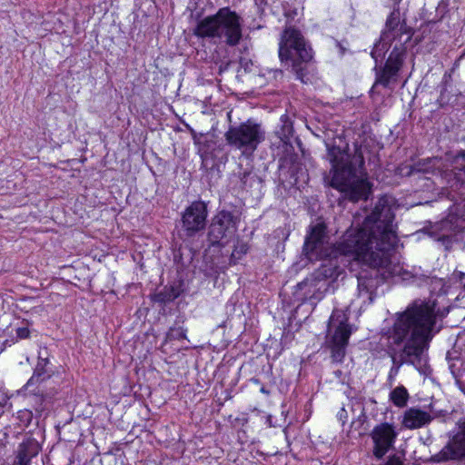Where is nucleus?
Returning <instances> with one entry per match:
<instances>
[{"label": "nucleus", "instance_id": "1", "mask_svg": "<svg viewBox=\"0 0 465 465\" xmlns=\"http://www.w3.org/2000/svg\"><path fill=\"white\" fill-rule=\"evenodd\" d=\"M392 203L391 197L380 198L362 225L348 229L342 240L332 247H329L326 242L325 226L317 223L306 236L304 254L309 260L331 259L338 254L351 256L359 262L384 270L383 275H400L402 267L394 262L392 255L398 241L393 224Z\"/></svg>", "mask_w": 465, "mask_h": 465}, {"label": "nucleus", "instance_id": "2", "mask_svg": "<svg viewBox=\"0 0 465 465\" xmlns=\"http://www.w3.org/2000/svg\"><path fill=\"white\" fill-rule=\"evenodd\" d=\"M435 302H415L405 312L399 313L388 331L392 367L389 377L393 379L404 363L420 369L426 364L425 351L433 336Z\"/></svg>", "mask_w": 465, "mask_h": 465}, {"label": "nucleus", "instance_id": "3", "mask_svg": "<svg viewBox=\"0 0 465 465\" xmlns=\"http://www.w3.org/2000/svg\"><path fill=\"white\" fill-rule=\"evenodd\" d=\"M326 145L333 173L331 186L351 202L366 200L371 193V183L364 169L362 154L358 152L349 154L348 145L341 138H338V142L335 140L333 144Z\"/></svg>", "mask_w": 465, "mask_h": 465}, {"label": "nucleus", "instance_id": "4", "mask_svg": "<svg viewBox=\"0 0 465 465\" xmlns=\"http://www.w3.org/2000/svg\"><path fill=\"white\" fill-rule=\"evenodd\" d=\"M411 38V33L400 22L399 15L392 13L387 20L385 30L381 33L380 40L374 44L371 53V57L377 63L392 47L385 65L376 73V79L371 92L379 85L389 87L391 83L397 81L398 73L402 66L406 55L405 45Z\"/></svg>", "mask_w": 465, "mask_h": 465}, {"label": "nucleus", "instance_id": "5", "mask_svg": "<svg viewBox=\"0 0 465 465\" xmlns=\"http://www.w3.org/2000/svg\"><path fill=\"white\" fill-rule=\"evenodd\" d=\"M196 36L213 38L229 46L237 45L242 36V19L228 7L201 20L193 30Z\"/></svg>", "mask_w": 465, "mask_h": 465}, {"label": "nucleus", "instance_id": "6", "mask_svg": "<svg viewBox=\"0 0 465 465\" xmlns=\"http://www.w3.org/2000/svg\"><path fill=\"white\" fill-rule=\"evenodd\" d=\"M279 57L282 62H291L292 71L298 80L302 83L309 81L313 50L299 30L288 27L283 31L279 44Z\"/></svg>", "mask_w": 465, "mask_h": 465}, {"label": "nucleus", "instance_id": "7", "mask_svg": "<svg viewBox=\"0 0 465 465\" xmlns=\"http://www.w3.org/2000/svg\"><path fill=\"white\" fill-rule=\"evenodd\" d=\"M279 57L282 62H291L292 71L298 80L302 83L309 81L313 50L299 30L288 27L283 31L279 44Z\"/></svg>", "mask_w": 465, "mask_h": 465}, {"label": "nucleus", "instance_id": "8", "mask_svg": "<svg viewBox=\"0 0 465 465\" xmlns=\"http://www.w3.org/2000/svg\"><path fill=\"white\" fill-rule=\"evenodd\" d=\"M227 143L242 154H251L264 141L265 132L260 124L249 119L238 125L231 126L225 133Z\"/></svg>", "mask_w": 465, "mask_h": 465}, {"label": "nucleus", "instance_id": "9", "mask_svg": "<svg viewBox=\"0 0 465 465\" xmlns=\"http://www.w3.org/2000/svg\"><path fill=\"white\" fill-rule=\"evenodd\" d=\"M351 334V329L346 313L341 310H334L329 320L326 341L333 362H341L344 359Z\"/></svg>", "mask_w": 465, "mask_h": 465}, {"label": "nucleus", "instance_id": "10", "mask_svg": "<svg viewBox=\"0 0 465 465\" xmlns=\"http://www.w3.org/2000/svg\"><path fill=\"white\" fill-rule=\"evenodd\" d=\"M399 435L396 427L389 422L376 425L371 431L372 454L377 460H381L393 447Z\"/></svg>", "mask_w": 465, "mask_h": 465}, {"label": "nucleus", "instance_id": "11", "mask_svg": "<svg viewBox=\"0 0 465 465\" xmlns=\"http://www.w3.org/2000/svg\"><path fill=\"white\" fill-rule=\"evenodd\" d=\"M207 208L203 202H193L182 216V225L187 236L192 237L206 226Z\"/></svg>", "mask_w": 465, "mask_h": 465}, {"label": "nucleus", "instance_id": "12", "mask_svg": "<svg viewBox=\"0 0 465 465\" xmlns=\"http://www.w3.org/2000/svg\"><path fill=\"white\" fill-rule=\"evenodd\" d=\"M465 457V425L452 439V440L443 448L434 460L438 462L449 460L460 459Z\"/></svg>", "mask_w": 465, "mask_h": 465}, {"label": "nucleus", "instance_id": "13", "mask_svg": "<svg viewBox=\"0 0 465 465\" xmlns=\"http://www.w3.org/2000/svg\"><path fill=\"white\" fill-rule=\"evenodd\" d=\"M431 414L424 410L418 408L408 409L403 415V427L415 430L429 424L432 420Z\"/></svg>", "mask_w": 465, "mask_h": 465}, {"label": "nucleus", "instance_id": "14", "mask_svg": "<svg viewBox=\"0 0 465 465\" xmlns=\"http://www.w3.org/2000/svg\"><path fill=\"white\" fill-rule=\"evenodd\" d=\"M441 160L439 158H428L419 161L413 166L412 170L409 173L410 174L416 173H433L442 175L441 170Z\"/></svg>", "mask_w": 465, "mask_h": 465}, {"label": "nucleus", "instance_id": "15", "mask_svg": "<svg viewBox=\"0 0 465 465\" xmlns=\"http://www.w3.org/2000/svg\"><path fill=\"white\" fill-rule=\"evenodd\" d=\"M40 450V446L35 439H27L24 440L18 447L17 457L25 458V460L30 461L33 457H35Z\"/></svg>", "mask_w": 465, "mask_h": 465}, {"label": "nucleus", "instance_id": "16", "mask_svg": "<svg viewBox=\"0 0 465 465\" xmlns=\"http://www.w3.org/2000/svg\"><path fill=\"white\" fill-rule=\"evenodd\" d=\"M390 400L395 406L400 408L404 407L409 400V392L404 386L400 385L391 391Z\"/></svg>", "mask_w": 465, "mask_h": 465}, {"label": "nucleus", "instance_id": "17", "mask_svg": "<svg viewBox=\"0 0 465 465\" xmlns=\"http://www.w3.org/2000/svg\"><path fill=\"white\" fill-rule=\"evenodd\" d=\"M359 295L361 296L363 293L367 294L371 299L372 290L376 285L375 280L371 277L368 278L366 275L360 274L357 277Z\"/></svg>", "mask_w": 465, "mask_h": 465}, {"label": "nucleus", "instance_id": "18", "mask_svg": "<svg viewBox=\"0 0 465 465\" xmlns=\"http://www.w3.org/2000/svg\"><path fill=\"white\" fill-rule=\"evenodd\" d=\"M457 90H454L451 86H448L445 84L440 94V96L437 100V103L440 107H443L448 104H451L455 102L456 97L458 95Z\"/></svg>", "mask_w": 465, "mask_h": 465}, {"label": "nucleus", "instance_id": "19", "mask_svg": "<svg viewBox=\"0 0 465 465\" xmlns=\"http://www.w3.org/2000/svg\"><path fill=\"white\" fill-rule=\"evenodd\" d=\"M209 238L212 242H220L221 241L230 238L227 233L223 231L218 217L216 216L215 221L212 223Z\"/></svg>", "mask_w": 465, "mask_h": 465}, {"label": "nucleus", "instance_id": "20", "mask_svg": "<svg viewBox=\"0 0 465 465\" xmlns=\"http://www.w3.org/2000/svg\"><path fill=\"white\" fill-rule=\"evenodd\" d=\"M219 222L229 237H232L235 232V223L230 213L222 212L217 215Z\"/></svg>", "mask_w": 465, "mask_h": 465}, {"label": "nucleus", "instance_id": "21", "mask_svg": "<svg viewBox=\"0 0 465 465\" xmlns=\"http://www.w3.org/2000/svg\"><path fill=\"white\" fill-rule=\"evenodd\" d=\"M319 273L324 278H333L339 275L340 271L336 264H333L331 261H329L328 263L322 266Z\"/></svg>", "mask_w": 465, "mask_h": 465}, {"label": "nucleus", "instance_id": "22", "mask_svg": "<svg viewBox=\"0 0 465 465\" xmlns=\"http://www.w3.org/2000/svg\"><path fill=\"white\" fill-rule=\"evenodd\" d=\"M454 168L465 173V151L460 153L453 161Z\"/></svg>", "mask_w": 465, "mask_h": 465}, {"label": "nucleus", "instance_id": "23", "mask_svg": "<svg viewBox=\"0 0 465 465\" xmlns=\"http://www.w3.org/2000/svg\"><path fill=\"white\" fill-rule=\"evenodd\" d=\"M286 116L282 115L281 120L283 122V128L282 134H280V138L282 141H284L288 138V135L291 134L292 126L291 124L285 120Z\"/></svg>", "mask_w": 465, "mask_h": 465}, {"label": "nucleus", "instance_id": "24", "mask_svg": "<svg viewBox=\"0 0 465 465\" xmlns=\"http://www.w3.org/2000/svg\"><path fill=\"white\" fill-rule=\"evenodd\" d=\"M451 220L452 219H447L440 223V229L442 230L443 232L440 233L439 239H444V238L450 237V233L447 231L445 232V230H447V228L451 223Z\"/></svg>", "mask_w": 465, "mask_h": 465}, {"label": "nucleus", "instance_id": "25", "mask_svg": "<svg viewBox=\"0 0 465 465\" xmlns=\"http://www.w3.org/2000/svg\"><path fill=\"white\" fill-rule=\"evenodd\" d=\"M384 465H403L401 459L399 456H390Z\"/></svg>", "mask_w": 465, "mask_h": 465}, {"label": "nucleus", "instance_id": "26", "mask_svg": "<svg viewBox=\"0 0 465 465\" xmlns=\"http://www.w3.org/2000/svg\"><path fill=\"white\" fill-rule=\"evenodd\" d=\"M16 334L20 339H25L29 336V330L25 327L18 328Z\"/></svg>", "mask_w": 465, "mask_h": 465}, {"label": "nucleus", "instance_id": "27", "mask_svg": "<svg viewBox=\"0 0 465 465\" xmlns=\"http://www.w3.org/2000/svg\"><path fill=\"white\" fill-rule=\"evenodd\" d=\"M338 419L344 424L348 419L347 411L344 408H341L337 414Z\"/></svg>", "mask_w": 465, "mask_h": 465}, {"label": "nucleus", "instance_id": "28", "mask_svg": "<svg viewBox=\"0 0 465 465\" xmlns=\"http://www.w3.org/2000/svg\"><path fill=\"white\" fill-rule=\"evenodd\" d=\"M451 354H452L451 352H448V354H447V360H448V361H449V362H450V366H449V367H450V369L451 372H452L453 374H455V371H456V370H457L458 368H457V365H456V363H455V362H451V361H450L452 360V356H451Z\"/></svg>", "mask_w": 465, "mask_h": 465}, {"label": "nucleus", "instance_id": "29", "mask_svg": "<svg viewBox=\"0 0 465 465\" xmlns=\"http://www.w3.org/2000/svg\"><path fill=\"white\" fill-rule=\"evenodd\" d=\"M25 458L16 457L14 465H29L30 461L25 460Z\"/></svg>", "mask_w": 465, "mask_h": 465}, {"label": "nucleus", "instance_id": "30", "mask_svg": "<svg viewBox=\"0 0 465 465\" xmlns=\"http://www.w3.org/2000/svg\"><path fill=\"white\" fill-rule=\"evenodd\" d=\"M6 401H7L6 395L3 391H0V406L5 405L6 403Z\"/></svg>", "mask_w": 465, "mask_h": 465}, {"label": "nucleus", "instance_id": "31", "mask_svg": "<svg viewBox=\"0 0 465 465\" xmlns=\"http://www.w3.org/2000/svg\"><path fill=\"white\" fill-rule=\"evenodd\" d=\"M291 183L294 186H297L298 188H300L302 186L301 182H300V177H294L293 182H291Z\"/></svg>", "mask_w": 465, "mask_h": 465}, {"label": "nucleus", "instance_id": "32", "mask_svg": "<svg viewBox=\"0 0 465 465\" xmlns=\"http://www.w3.org/2000/svg\"><path fill=\"white\" fill-rule=\"evenodd\" d=\"M301 176H302V182L305 183L307 182V174L305 173L302 172Z\"/></svg>", "mask_w": 465, "mask_h": 465}, {"label": "nucleus", "instance_id": "33", "mask_svg": "<svg viewBox=\"0 0 465 465\" xmlns=\"http://www.w3.org/2000/svg\"><path fill=\"white\" fill-rule=\"evenodd\" d=\"M464 276H465V274L460 272V279H462Z\"/></svg>", "mask_w": 465, "mask_h": 465}]
</instances>
